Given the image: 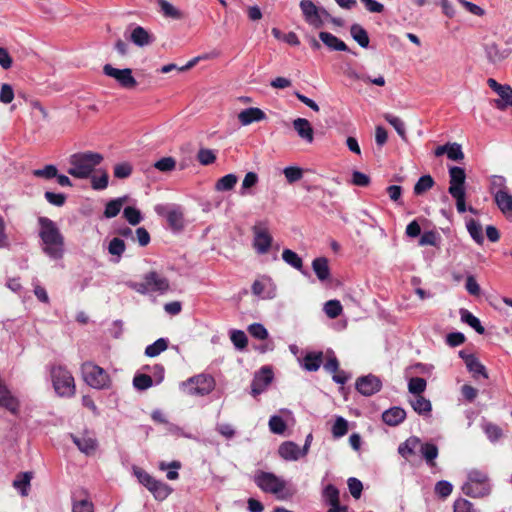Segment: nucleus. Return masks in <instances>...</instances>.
<instances>
[{
	"mask_svg": "<svg viewBox=\"0 0 512 512\" xmlns=\"http://www.w3.org/2000/svg\"><path fill=\"white\" fill-rule=\"evenodd\" d=\"M39 237L43 252L51 259L58 260L64 255V237L55 222L46 217H40Z\"/></svg>",
	"mask_w": 512,
	"mask_h": 512,
	"instance_id": "nucleus-1",
	"label": "nucleus"
},
{
	"mask_svg": "<svg viewBox=\"0 0 512 512\" xmlns=\"http://www.w3.org/2000/svg\"><path fill=\"white\" fill-rule=\"evenodd\" d=\"M103 161L100 153L86 151L72 154L69 157L70 167L68 174L77 179H87L91 176L96 166Z\"/></svg>",
	"mask_w": 512,
	"mask_h": 512,
	"instance_id": "nucleus-2",
	"label": "nucleus"
},
{
	"mask_svg": "<svg viewBox=\"0 0 512 512\" xmlns=\"http://www.w3.org/2000/svg\"><path fill=\"white\" fill-rule=\"evenodd\" d=\"M254 482L263 492L273 494L280 500L289 499L294 494L284 479L271 472H257Z\"/></svg>",
	"mask_w": 512,
	"mask_h": 512,
	"instance_id": "nucleus-3",
	"label": "nucleus"
},
{
	"mask_svg": "<svg viewBox=\"0 0 512 512\" xmlns=\"http://www.w3.org/2000/svg\"><path fill=\"white\" fill-rule=\"evenodd\" d=\"M465 495L472 498L488 496L491 492L489 477L486 472L478 469H472L468 472V480L462 486Z\"/></svg>",
	"mask_w": 512,
	"mask_h": 512,
	"instance_id": "nucleus-4",
	"label": "nucleus"
},
{
	"mask_svg": "<svg viewBox=\"0 0 512 512\" xmlns=\"http://www.w3.org/2000/svg\"><path fill=\"white\" fill-rule=\"evenodd\" d=\"M50 374L55 392L60 397H71L75 394L74 378L65 367L53 366Z\"/></svg>",
	"mask_w": 512,
	"mask_h": 512,
	"instance_id": "nucleus-5",
	"label": "nucleus"
},
{
	"mask_svg": "<svg viewBox=\"0 0 512 512\" xmlns=\"http://www.w3.org/2000/svg\"><path fill=\"white\" fill-rule=\"evenodd\" d=\"M184 393L191 396H204L211 393L215 387V380L207 374H199L181 383Z\"/></svg>",
	"mask_w": 512,
	"mask_h": 512,
	"instance_id": "nucleus-6",
	"label": "nucleus"
},
{
	"mask_svg": "<svg viewBox=\"0 0 512 512\" xmlns=\"http://www.w3.org/2000/svg\"><path fill=\"white\" fill-rule=\"evenodd\" d=\"M84 381L95 389H105L110 385V378L107 372L100 366L86 362L81 367Z\"/></svg>",
	"mask_w": 512,
	"mask_h": 512,
	"instance_id": "nucleus-7",
	"label": "nucleus"
},
{
	"mask_svg": "<svg viewBox=\"0 0 512 512\" xmlns=\"http://www.w3.org/2000/svg\"><path fill=\"white\" fill-rule=\"evenodd\" d=\"M103 72L106 76L115 79L125 89H132L137 85V81L132 75V70L129 68L117 69L110 64H106L103 67Z\"/></svg>",
	"mask_w": 512,
	"mask_h": 512,
	"instance_id": "nucleus-8",
	"label": "nucleus"
},
{
	"mask_svg": "<svg viewBox=\"0 0 512 512\" xmlns=\"http://www.w3.org/2000/svg\"><path fill=\"white\" fill-rule=\"evenodd\" d=\"M254 240L253 245L259 254H265L269 251L272 243V237L268 229L262 224L253 227Z\"/></svg>",
	"mask_w": 512,
	"mask_h": 512,
	"instance_id": "nucleus-9",
	"label": "nucleus"
},
{
	"mask_svg": "<svg viewBox=\"0 0 512 512\" xmlns=\"http://www.w3.org/2000/svg\"><path fill=\"white\" fill-rule=\"evenodd\" d=\"M300 9L303 13L305 21L314 28L323 26V19L320 8L317 7L311 0H301Z\"/></svg>",
	"mask_w": 512,
	"mask_h": 512,
	"instance_id": "nucleus-10",
	"label": "nucleus"
},
{
	"mask_svg": "<svg viewBox=\"0 0 512 512\" xmlns=\"http://www.w3.org/2000/svg\"><path fill=\"white\" fill-rule=\"evenodd\" d=\"M70 437L82 453L92 455L96 452L98 442L92 432L86 431L80 435L71 434Z\"/></svg>",
	"mask_w": 512,
	"mask_h": 512,
	"instance_id": "nucleus-11",
	"label": "nucleus"
},
{
	"mask_svg": "<svg viewBox=\"0 0 512 512\" xmlns=\"http://www.w3.org/2000/svg\"><path fill=\"white\" fill-rule=\"evenodd\" d=\"M273 379V372L269 367H262L254 376L251 393L253 396L261 394L271 383Z\"/></svg>",
	"mask_w": 512,
	"mask_h": 512,
	"instance_id": "nucleus-12",
	"label": "nucleus"
},
{
	"mask_svg": "<svg viewBox=\"0 0 512 512\" xmlns=\"http://www.w3.org/2000/svg\"><path fill=\"white\" fill-rule=\"evenodd\" d=\"M382 387L381 380L374 375H367L360 377L356 381V389L364 396H371L378 391H380Z\"/></svg>",
	"mask_w": 512,
	"mask_h": 512,
	"instance_id": "nucleus-13",
	"label": "nucleus"
},
{
	"mask_svg": "<svg viewBox=\"0 0 512 512\" xmlns=\"http://www.w3.org/2000/svg\"><path fill=\"white\" fill-rule=\"evenodd\" d=\"M449 194L464 192L465 191V170L458 166H453L449 169Z\"/></svg>",
	"mask_w": 512,
	"mask_h": 512,
	"instance_id": "nucleus-14",
	"label": "nucleus"
},
{
	"mask_svg": "<svg viewBox=\"0 0 512 512\" xmlns=\"http://www.w3.org/2000/svg\"><path fill=\"white\" fill-rule=\"evenodd\" d=\"M147 285H149L150 292L164 293L169 290V281L162 274L155 271L147 273Z\"/></svg>",
	"mask_w": 512,
	"mask_h": 512,
	"instance_id": "nucleus-15",
	"label": "nucleus"
},
{
	"mask_svg": "<svg viewBox=\"0 0 512 512\" xmlns=\"http://www.w3.org/2000/svg\"><path fill=\"white\" fill-rule=\"evenodd\" d=\"M252 292L257 296L263 298H272L275 295V286L272 280L268 277H263L254 281L252 285Z\"/></svg>",
	"mask_w": 512,
	"mask_h": 512,
	"instance_id": "nucleus-16",
	"label": "nucleus"
},
{
	"mask_svg": "<svg viewBox=\"0 0 512 512\" xmlns=\"http://www.w3.org/2000/svg\"><path fill=\"white\" fill-rule=\"evenodd\" d=\"M0 406L16 414L19 409V402L4 385L0 379Z\"/></svg>",
	"mask_w": 512,
	"mask_h": 512,
	"instance_id": "nucleus-17",
	"label": "nucleus"
},
{
	"mask_svg": "<svg viewBox=\"0 0 512 512\" xmlns=\"http://www.w3.org/2000/svg\"><path fill=\"white\" fill-rule=\"evenodd\" d=\"M278 453L286 461H296L303 457L301 448L292 441H286L279 446Z\"/></svg>",
	"mask_w": 512,
	"mask_h": 512,
	"instance_id": "nucleus-18",
	"label": "nucleus"
},
{
	"mask_svg": "<svg viewBox=\"0 0 512 512\" xmlns=\"http://www.w3.org/2000/svg\"><path fill=\"white\" fill-rule=\"evenodd\" d=\"M265 118V113L260 108L255 107L244 109L238 114V120L243 126L262 121Z\"/></svg>",
	"mask_w": 512,
	"mask_h": 512,
	"instance_id": "nucleus-19",
	"label": "nucleus"
},
{
	"mask_svg": "<svg viewBox=\"0 0 512 512\" xmlns=\"http://www.w3.org/2000/svg\"><path fill=\"white\" fill-rule=\"evenodd\" d=\"M323 498L329 504V509L347 511V507L340 504L339 490L334 485L329 484L324 488Z\"/></svg>",
	"mask_w": 512,
	"mask_h": 512,
	"instance_id": "nucleus-20",
	"label": "nucleus"
},
{
	"mask_svg": "<svg viewBox=\"0 0 512 512\" xmlns=\"http://www.w3.org/2000/svg\"><path fill=\"white\" fill-rule=\"evenodd\" d=\"M293 127L296 130L299 137L312 143L314 139L313 128L310 122L305 118H297L293 121Z\"/></svg>",
	"mask_w": 512,
	"mask_h": 512,
	"instance_id": "nucleus-21",
	"label": "nucleus"
},
{
	"mask_svg": "<svg viewBox=\"0 0 512 512\" xmlns=\"http://www.w3.org/2000/svg\"><path fill=\"white\" fill-rule=\"evenodd\" d=\"M130 40L139 47L150 45L154 38L153 36L143 27L135 26L130 34Z\"/></svg>",
	"mask_w": 512,
	"mask_h": 512,
	"instance_id": "nucleus-22",
	"label": "nucleus"
},
{
	"mask_svg": "<svg viewBox=\"0 0 512 512\" xmlns=\"http://www.w3.org/2000/svg\"><path fill=\"white\" fill-rule=\"evenodd\" d=\"M494 200L504 216L512 221V195L509 192L499 191Z\"/></svg>",
	"mask_w": 512,
	"mask_h": 512,
	"instance_id": "nucleus-23",
	"label": "nucleus"
},
{
	"mask_svg": "<svg viewBox=\"0 0 512 512\" xmlns=\"http://www.w3.org/2000/svg\"><path fill=\"white\" fill-rule=\"evenodd\" d=\"M406 412L400 407H392L382 414V420L389 426H397L404 421Z\"/></svg>",
	"mask_w": 512,
	"mask_h": 512,
	"instance_id": "nucleus-24",
	"label": "nucleus"
},
{
	"mask_svg": "<svg viewBox=\"0 0 512 512\" xmlns=\"http://www.w3.org/2000/svg\"><path fill=\"white\" fill-rule=\"evenodd\" d=\"M419 445L420 439L418 437H409L405 442L399 445L398 453L408 460L419 451Z\"/></svg>",
	"mask_w": 512,
	"mask_h": 512,
	"instance_id": "nucleus-25",
	"label": "nucleus"
},
{
	"mask_svg": "<svg viewBox=\"0 0 512 512\" xmlns=\"http://www.w3.org/2000/svg\"><path fill=\"white\" fill-rule=\"evenodd\" d=\"M460 356L464 359L467 369L473 374L474 377L482 375L484 378H488L485 367L478 361L476 357L473 355H464L463 352H460Z\"/></svg>",
	"mask_w": 512,
	"mask_h": 512,
	"instance_id": "nucleus-26",
	"label": "nucleus"
},
{
	"mask_svg": "<svg viewBox=\"0 0 512 512\" xmlns=\"http://www.w3.org/2000/svg\"><path fill=\"white\" fill-rule=\"evenodd\" d=\"M319 38L330 50L348 51L347 45L342 40L329 32H320Z\"/></svg>",
	"mask_w": 512,
	"mask_h": 512,
	"instance_id": "nucleus-27",
	"label": "nucleus"
},
{
	"mask_svg": "<svg viewBox=\"0 0 512 512\" xmlns=\"http://www.w3.org/2000/svg\"><path fill=\"white\" fill-rule=\"evenodd\" d=\"M312 269L320 281H326L330 278V269L327 258H315L312 262Z\"/></svg>",
	"mask_w": 512,
	"mask_h": 512,
	"instance_id": "nucleus-28",
	"label": "nucleus"
},
{
	"mask_svg": "<svg viewBox=\"0 0 512 512\" xmlns=\"http://www.w3.org/2000/svg\"><path fill=\"white\" fill-rule=\"evenodd\" d=\"M488 86L494 90L508 105H512V88L508 85H501L495 79L487 80Z\"/></svg>",
	"mask_w": 512,
	"mask_h": 512,
	"instance_id": "nucleus-29",
	"label": "nucleus"
},
{
	"mask_svg": "<svg viewBox=\"0 0 512 512\" xmlns=\"http://www.w3.org/2000/svg\"><path fill=\"white\" fill-rule=\"evenodd\" d=\"M410 404L413 407L414 411L422 416L429 415L432 410V405H431L430 400L426 399L422 395L414 396L410 400Z\"/></svg>",
	"mask_w": 512,
	"mask_h": 512,
	"instance_id": "nucleus-30",
	"label": "nucleus"
},
{
	"mask_svg": "<svg viewBox=\"0 0 512 512\" xmlns=\"http://www.w3.org/2000/svg\"><path fill=\"white\" fill-rule=\"evenodd\" d=\"M323 362L322 352H310L307 353L303 359L302 367L307 371H317Z\"/></svg>",
	"mask_w": 512,
	"mask_h": 512,
	"instance_id": "nucleus-31",
	"label": "nucleus"
},
{
	"mask_svg": "<svg viewBox=\"0 0 512 512\" xmlns=\"http://www.w3.org/2000/svg\"><path fill=\"white\" fill-rule=\"evenodd\" d=\"M459 313H460L462 322L469 325L478 334L485 333V328L482 326L480 320L476 316H474L469 310L462 308V309H460Z\"/></svg>",
	"mask_w": 512,
	"mask_h": 512,
	"instance_id": "nucleus-32",
	"label": "nucleus"
},
{
	"mask_svg": "<svg viewBox=\"0 0 512 512\" xmlns=\"http://www.w3.org/2000/svg\"><path fill=\"white\" fill-rule=\"evenodd\" d=\"M419 453H421L422 457L426 460L427 464L430 466H434L435 462L434 460L438 456V448L435 444L432 443H423L420 440L419 445Z\"/></svg>",
	"mask_w": 512,
	"mask_h": 512,
	"instance_id": "nucleus-33",
	"label": "nucleus"
},
{
	"mask_svg": "<svg viewBox=\"0 0 512 512\" xmlns=\"http://www.w3.org/2000/svg\"><path fill=\"white\" fill-rule=\"evenodd\" d=\"M351 37L363 48L369 46V36L367 31L360 24H353L350 27Z\"/></svg>",
	"mask_w": 512,
	"mask_h": 512,
	"instance_id": "nucleus-34",
	"label": "nucleus"
},
{
	"mask_svg": "<svg viewBox=\"0 0 512 512\" xmlns=\"http://www.w3.org/2000/svg\"><path fill=\"white\" fill-rule=\"evenodd\" d=\"M167 221L173 230H180L184 226V216L179 208L170 209L166 214Z\"/></svg>",
	"mask_w": 512,
	"mask_h": 512,
	"instance_id": "nucleus-35",
	"label": "nucleus"
},
{
	"mask_svg": "<svg viewBox=\"0 0 512 512\" xmlns=\"http://www.w3.org/2000/svg\"><path fill=\"white\" fill-rule=\"evenodd\" d=\"M466 228L469 232L471 238L477 243L482 244L484 242V236L482 233V226L481 224L476 221L475 219H468L466 221Z\"/></svg>",
	"mask_w": 512,
	"mask_h": 512,
	"instance_id": "nucleus-36",
	"label": "nucleus"
},
{
	"mask_svg": "<svg viewBox=\"0 0 512 512\" xmlns=\"http://www.w3.org/2000/svg\"><path fill=\"white\" fill-rule=\"evenodd\" d=\"M128 197L123 196L117 199L111 200L106 204L104 216L106 218H113L117 216L123 206V204L127 201Z\"/></svg>",
	"mask_w": 512,
	"mask_h": 512,
	"instance_id": "nucleus-37",
	"label": "nucleus"
},
{
	"mask_svg": "<svg viewBox=\"0 0 512 512\" xmlns=\"http://www.w3.org/2000/svg\"><path fill=\"white\" fill-rule=\"evenodd\" d=\"M238 181V177L235 174H227L217 180L215 189L219 192L232 190Z\"/></svg>",
	"mask_w": 512,
	"mask_h": 512,
	"instance_id": "nucleus-38",
	"label": "nucleus"
},
{
	"mask_svg": "<svg viewBox=\"0 0 512 512\" xmlns=\"http://www.w3.org/2000/svg\"><path fill=\"white\" fill-rule=\"evenodd\" d=\"M31 479L32 474L29 472L19 474L13 481V486L20 491L22 496H27Z\"/></svg>",
	"mask_w": 512,
	"mask_h": 512,
	"instance_id": "nucleus-39",
	"label": "nucleus"
},
{
	"mask_svg": "<svg viewBox=\"0 0 512 512\" xmlns=\"http://www.w3.org/2000/svg\"><path fill=\"white\" fill-rule=\"evenodd\" d=\"M158 4L160 11L165 17L172 19H181L183 17L182 13L167 0H158Z\"/></svg>",
	"mask_w": 512,
	"mask_h": 512,
	"instance_id": "nucleus-40",
	"label": "nucleus"
},
{
	"mask_svg": "<svg viewBox=\"0 0 512 512\" xmlns=\"http://www.w3.org/2000/svg\"><path fill=\"white\" fill-rule=\"evenodd\" d=\"M168 347V342L164 338H159L154 343L148 345L145 349V355L148 357H156Z\"/></svg>",
	"mask_w": 512,
	"mask_h": 512,
	"instance_id": "nucleus-41",
	"label": "nucleus"
},
{
	"mask_svg": "<svg viewBox=\"0 0 512 512\" xmlns=\"http://www.w3.org/2000/svg\"><path fill=\"white\" fill-rule=\"evenodd\" d=\"M434 185V180L430 175L421 176L414 185V193L421 195L431 189Z\"/></svg>",
	"mask_w": 512,
	"mask_h": 512,
	"instance_id": "nucleus-42",
	"label": "nucleus"
},
{
	"mask_svg": "<svg viewBox=\"0 0 512 512\" xmlns=\"http://www.w3.org/2000/svg\"><path fill=\"white\" fill-rule=\"evenodd\" d=\"M384 118L391 126H393L398 135L403 140H406V130L404 122L399 117L394 116L392 114H385Z\"/></svg>",
	"mask_w": 512,
	"mask_h": 512,
	"instance_id": "nucleus-43",
	"label": "nucleus"
},
{
	"mask_svg": "<svg viewBox=\"0 0 512 512\" xmlns=\"http://www.w3.org/2000/svg\"><path fill=\"white\" fill-rule=\"evenodd\" d=\"M482 429L491 442H496L502 437V430L496 424L485 422Z\"/></svg>",
	"mask_w": 512,
	"mask_h": 512,
	"instance_id": "nucleus-44",
	"label": "nucleus"
},
{
	"mask_svg": "<svg viewBox=\"0 0 512 512\" xmlns=\"http://www.w3.org/2000/svg\"><path fill=\"white\" fill-rule=\"evenodd\" d=\"M427 383L424 378L413 377L409 380L408 391L414 396L421 395L426 389Z\"/></svg>",
	"mask_w": 512,
	"mask_h": 512,
	"instance_id": "nucleus-45",
	"label": "nucleus"
},
{
	"mask_svg": "<svg viewBox=\"0 0 512 512\" xmlns=\"http://www.w3.org/2000/svg\"><path fill=\"white\" fill-rule=\"evenodd\" d=\"M501 192H508L507 186H506V179L503 176L500 175H493L490 180V192L494 195V198L496 197V194Z\"/></svg>",
	"mask_w": 512,
	"mask_h": 512,
	"instance_id": "nucleus-46",
	"label": "nucleus"
},
{
	"mask_svg": "<svg viewBox=\"0 0 512 512\" xmlns=\"http://www.w3.org/2000/svg\"><path fill=\"white\" fill-rule=\"evenodd\" d=\"M282 258L287 264H289L293 268L301 270L303 265L302 259L294 251L290 249H284L282 252Z\"/></svg>",
	"mask_w": 512,
	"mask_h": 512,
	"instance_id": "nucleus-47",
	"label": "nucleus"
},
{
	"mask_svg": "<svg viewBox=\"0 0 512 512\" xmlns=\"http://www.w3.org/2000/svg\"><path fill=\"white\" fill-rule=\"evenodd\" d=\"M258 181H259V178L255 172L246 173V175L242 181V184H241L240 194L242 196L250 194L249 189L254 187L258 183Z\"/></svg>",
	"mask_w": 512,
	"mask_h": 512,
	"instance_id": "nucleus-48",
	"label": "nucleus"
},
{
	"mask_svg": "<svg viewBox=\"0 0 512 512\" xmlns=\"http://www.w3.org/2000/svg\"><path fill=\"white\" fill-rule=\"evenodd\" d=\"M108 251L111 255L117 257L115 262H118L125 251L124 241L117 237L113 238L109 243Z\"/></svg>",
	"mask_w": 512,
	"mask_h": 512,
	"instance_id": "nucleus-49",
	"label": "nucleus"
},
{
	"mask_svg": "<svg viewBox=\"0 0 512 512\" xmlns=\"http://www.w3.org/2000/svg\"><path fill=\"white\" fill-rule=\"evenodd\" d=\"M342 310V305L338 300H329L324 305V312L331 319L337 318L342 313Z\"/></svg>",
	"mask_w": 512,
	"mask_h": 512,
	"instance_id": "nucleus-50",
	"label": "nucleus"
},
{
	"mask_svg": "<svg viewBox=\"0 0 512 512\" xmlns=\"http://www.w3.org/2000/svg\"><path fill=\"white\" fill-rule=\"evenodd\" d=\"M171 491L172 489L167 484L157 481L150 492L157 500H164L170 495Z\"/></svg>",
	"mask_w": 512,
	"mask_h": 512,
	"instance_id": "nucleus-51",
	"label": "nucleus"
},
{
	"mask_svg": "<svg viewBox=\"0 0 512 512\" xmlns=\"http://www.w3.org/2000/svg\"><path fill=\"white\" fill-rule=\"evenodd\" d=\"M348 432V422L343 417L339 416L336 418L332 426V435L334 438H340L346 435Z\"/></svg>",
	"mask_w": 512,
	"mask_h": 512,
	"instance_id": "nucleus-52",
	"label": "nucleus"
},
{
	"mask_svg": "<svg viewBox=\"0 0 512 512\" xmlns=\"http://www.w3.org/2000/svg\"><path fill=\"white\" fill-rule=\"evenodd\" d=\"M91 178V186L94 190H104L108 186L109 176L106 171H101L100 175H92Z\"/></svg>",
	"mask_w": 512,
	"mask_h": 512,
	"instance_id": "nucleus-53",
	"label": "nucleus"
},
{
	"mask_svg": "<svg viewBox=\"0 0 512 512\" xmlns=\"http://www.w3.org/2000/svg\"><path fill=\"white\" fill-rule=\"evenodd\" d=\"M123 216L129 222V224L134 226L142 221L141 212L134 207H125L123 210Z\"/></svg>",
	"mask_w": 512,
	"mask_h": 512,
	"instance_id": "nucleus-54",
	"label": "nucleus"
},
{
	"mask_svg": "<svg viewBox=\"0 0 512 512\" xmlns=\"http://www.w3.org/2000/svg\"><path fill=\"white\" fill-rule=\"evenodd\" d=\"M269 429L274 434H283L286 430L285 421L277 415H273L269 419Z\"/></svg>",
	"mask_w": 512,
	"mask_h": 512,
	"instance_id": "nucleus-55",
	"label": "nucleus"
},
{
	"mask_svg": "<svg viewBox=\"0 0 512 512\" xmlns=\"http://www.w3.org/2000/svg\"><path fill=\"white\" fill-rule=\"evenodd\" d=\"M58 169L55 165L49 164L41 169L33 171V175L38 178L52 179L57 176Z\"/></svg>",
	"mask_w": 512,
	"mask_h": 512,
	"instance_id": "nucleus-56",
	"label": "nucleus"
},
{
	"mask_svg": "<svg viewBox=\"0 0 512 512\" xmlns=\"http://www.w3.org/2000/svg\"><path fill=\"white\" fill-rule=\"evenodd\" d=\"M447 157L453 161H462L464 159V153L459 143H448Z\"/></svg>",
	"mask_w": 512,
	"mask_h": 512,
	"instance_id": "nucleus-57",
	"label": "nucleus"
},
{
	"mask_svg": "<svg viewBox=\"0 0 512 512\" xmlns=\"http://www.w3.org/2000/svg\"><path fill=\"white\" fill-rule=\"evenodd\" d=\"M133 385L138 390H146L153 385V380L147 374H138L133 379Z\"/></svg>",
	"mask_w": 512,
	"mask_h": 512,
	"instance_id": "nucleus-58",
	"label": "nucleus"
},
{
	"mask_svg": "<svg viewBox=\"0 0 512 512\" xmlns=\"http://www.w3.org/2000/svg\"><path fill=\"white\" fill-rule=\"evenodd\" d=\"M283 173L290 184L299 181L303 177V170L299 167H286L284 168Z\"/></svg>",
	"mask_w": 512,
	"mask_h": 512,
	"instance_id": "nucleus-59",
	"label": "nucleus"
},
{
	"mask_svg": "<svg viewBox=\"0 0 512 512\" xmlns=\"http://www.w3.org/2000/svg\"><path fill=\"white\" fill-rule=\"evenodd\" d=\"M230 339L234 346L238 349H244L247 346V336L241 330H233L231 332Z\"/></svg>",
	"mask_w": 512,
	"mask_h": 512,
	"instance_id": "nucleus-60",
	"label": "nucleus"
},
{
	"mask_svg": "<svg viewBox=\"0 0 512 512\" xmlns=\"http://www.w3.org/2000/svg\"><path fill=\"white\" fill-rule=\"evenodd\" d=\"M154 167L161 172H170L175 169L176 161L172 157H164L155 162Z\"/></svg>",
	"mask_w": 512,
	"mask_h": 512,
	"instance_id": "nucleus-61",
	"label": "nucleus"
},
{
	"mask_svg": "<svg viewBox=\"0 0 512 512\" xmlns=\"http://www.w3.org/2000/svg\"><path fill=\"white\" fill-rule=\"evenodd\" d=\"M72 512H94V506L88 499L75 500L72 503Z\"/></svg>",
	"mask_w": 512,
	"mask_h": 512,
	"instance_id": "nucleus-62",
	"label": "nucleus"
},
{
	"mask_svg": "<svg viewBox=\"0 0 512 512\" xmlns=\"http://www.w3.org/2000/svg\"><path fill=\"white\" fill-rule=\"evenodd\" d=\"M132 173V166L127 163H119L114 166V176L119 179L128 178Z\"/></svg>",
	"mask_w": 512,
	"mask_h": 512,
	"instance_id": "nucleus-63",
	"label": "nucleus"
},
{
	"mask_svg": "<svg viewBox=\"0 0 512 512\" xmlns=\"http://www.w3.org/2000/svg\"><path fill=\"white\" fill-rule=\"evenodd\" d=\"M249 333L257 339L264 340L268 337L267 329L260 323H253L248 327Z\"/></svg>",
	"mask_w": 512,
	"mask_h": 512,
	"instance_id": "nucleus-64",
	"label": "nucleus"
}]
</instances>
